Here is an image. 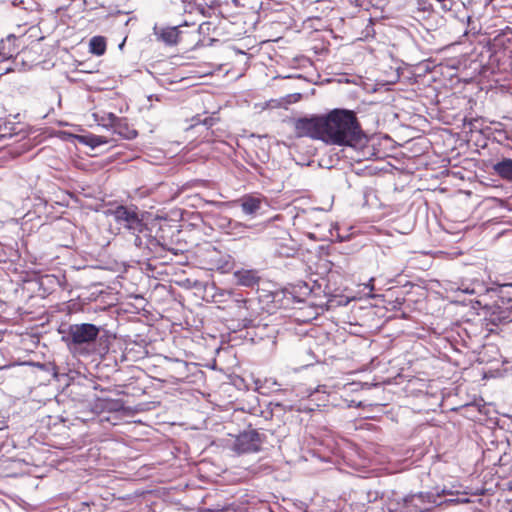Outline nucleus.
Listing matches in <instances>:
<instances>
[{"instance_id":"nucleus-18","label":"nucleus","mask_w":512,"mask_h":512,"mask_svg":"<svg viewBox=\"0 0 512 512\" xmlns=\"http://www.w3.org/2000/svg\"><path fill=\"white\" fill-rule=\"evenodd\" d=\"M459 290L462 291L463 293L470 294V295L475 293L474 288H470L469 286H466L464 288H459Z\"/></svg>"},{"instance_id":"nucleus-12","label":"nucleus","mask_w":512,"mask_h":512,"mask_svg":"<svg viewBox=\"0 0 512 512\" xmlns=\"http://www.w3.org/2000/svg\"><path fill=\"white\" fill-rule=\"evenodd\" d=\"M112 130L126 139H134L137 136V131L128 125L125 118L118 117Z\"/></svg>"},{"instance_id":"nucleus-7","label":"nucleus","mask_w":512,"mask_h":512,"mask_svg":"<svg viewBox=\"0 0 512 512\" xmlns=\"http://www.w3.org/2000/svg\"><path fill=\"white\" fill-rule=\"evenodd\" d=\"M216 225L223 233L235 238L245 237L247 230L252 227L226 216H220L217 219Z\"/></svg>"},{"instance_id":"nucleus-2","label":"nucleus","mask_w":512,"mask_h":512,"mask_svg":"<svg viewBox=\"0 0 512 512\" xmlns=\"http://www.w3.org/2000/svg\"><path fill=\"white\" fill-rule=\"evenodd\" d=\"M495 298L492 304L486 305L485 309L491 316V322L502 323L512 320V284L501 285L496 289L487 291Z\"/></svg>"},{"instance_id":"nucleus-1","label":"nucleus","mask_w":512,"mask_h":512,"mask_svg":"<svg viewBox=\"0 0 512 512\" xmlns=\"http://www.w3.org/2000/svg\"><path fill=\"white\" fill-rule=\"evenodd\" d=\"M298 137H310L331 145L352 146L361 136L356 114L334 109L326 115L300 118L295 123Z\"/></svg>"},{"instance_id":"nucleus-15","label":"nucleus","mask_w":512,"mask_h":512,"mask_svg":"<svg viewBox=\"0 0 512 512\" xmlns=\"http://www.w3.org/2000/svg\"><path fill=\"white\" fill-rule=\"evenodd\" d=\"M235 277L240 285L247 287L253 286L258 281L256 274L249 270L237 271Z\"/></svg>"},{"instance_id":"nucleus-8","label":"nucleus","mask_w":512,"mask_h":512,"mask_svg":"<svg viewBox=\"0 0 512 512\" xmlns=\"http://www.w3.org/2000/svg\"><path fill=\"white\" fill-rule=\"evenodd\" d=\"M260 449L259 434L249 431L239 435L234 443V450L239 453H253Z\"/></svg>"},{"instance_id":"nucleus-16","label":"nucleus","mask_w":512,"mask_h":512,"mask_svg":"<svg viewBox=\"0 0 512 512\" xmlns=\"http://www.w3.org/2000/svg\"><path fill=\"white\" fill-rule=\"evenodd\" d=\"M89 51L97 56H101L106 51V40L102 36H94L89 42Z\"/></svg>"},{"instance_id":"nucleus-19","label":"nucleus","mask_w":512,"mask_h":512,"mask_svg":"<svg viewBox=\"0 0 512 512\" xmlns=\"http://www.w3.org/2000/svg\"><path fill=\"white\" fill-rule=\"evenodd\" d=\"M373 281L374 278H371L368 283L364 284L365 288H368L370 292L374 290Z\"/></svg>"},{"instance_id":"nucleus-5","label":"nucleus","mask_w":512,"mask_h":512,"mask_svg":"<svg viewBox=\"0 0 512 512\" xmlns=\"http://www.w3.org/2000/svg\"><path fill=\"white\" fill-rule=\"evenodd\" d=\"M442 494L432 492H420L410 494L403 499V512H431L433 505L437 504L438 498Z\"/></svg>"},{"instance_id":"nucleus-4","label":"nucleus","mask_w":512,"mask_h":512,"mask_svg":"<svg viewBox=\"0 0 512 512\" xmlns=\"http://www.w3.org/2000/svg\"><path fill=\"white\" fill-rule=\"evenodd\" d=\"M100 333V327L91 323L71 324L67 329V336L64 338L74 346L93 344Z\"/></svg>"},{"instance_id":"nucleus-6","label":"nucleus","mask_w":512,"mask_h":512,"mask_svg":"<svg viewBox=\"0 0 512 512\" xmlns=\"http://www.w3.org/2000/svg\"><path fill=\"white\" fill-rule=\"evenodd\" d=\"M256 306V301L252 299L235 298L233 300L231 308L235 317L241 321L242 327L247 328L253 325L258 315Z\"/></svg>"},{"instance_id":"nucleus-20","label":"nucleus","mask_w":512,"mask_h":512,"mask_svg":"<svg viewBox=\"0 0 512 512\" xmlns=\"http://www.w3.org/2000/svg\"><path fill=\"white\" fill-rule=\"evenodd\" d=\"M477 33H478V31L476 30V28H475V27H473V28H472V34H473V35H475V34H477Z\"/></svg>"},{"instance_id":"nucleus-10","label":"nucleus","mask_w":512,"mask_h":512,"mask_svg":"<svg viewBox=\"0 0 512 512\" xmlns=\"http://www.w3.org/2000/svg\"><path fill=\"white\" fill-rule=\"evenodd\" d=\"M153 30L158 39L167 45H175L179 41L180 32L178 27H167L158 30L157 26H155Z\"/></svg>"},{"instance_id":"nucleus-21","label":"nucleus","mask_w":512,"mask_h":512,"mask_svg":"<svg viewBox=\"0 0 512 512\" xmlns=\"http://www.w3.org/2000/svg\"><path fill=\"white\" fill-rule=\"evenodd\" d=\"M176 362L180 363L184 368L186 367V363H184V362H180V361H178V360H176Z\"/></svg>"},{"instance_id":"nucleus-9","label":"nucleus","mask_w":512,"mask_h":512,"mask_svg":"<svg viewBox=\"0 0 512 512\" xmlns=\"http://www.w3.org/2000/svg\"><path fill=\"white\" fill-rule=\"evenodd\" d=\"M263 201L264 199L261 197L245 195L232 203L238 204L245 215L254 217L261 209Z\"/></svg>"},{"instance_id":"nucleus-3","label":"nucleus","mask_w":512,"mask_h":512,"mask_svg":"<svg viewBox=\"0 0 512 512\" xmlns=\"http://www.w3.org/2000/svg\"><path fill=\"white\" fill-rule=\"evenodd\" d=\"M114 220L124 229L128 230L131 234L135 235V244L139 246L141 240L138 237L146 229V224L139 217L135 208L118 206L112 211Z\"/></svg>"},{"instance_id":"nucleus-14","label":"nucleus","mask_w":512,"mask_h":512,"mask_svg":"<svg viewBox=\"0 0 512 512\" xmlns=\"http://www.w3.org/2000/svg\"><path fill=\"white\" fill-rule=\"evenodd\" d=\"M94 118H95V121L105 127V128H110V129H113V126L115 124V122L117 121V116L111 112H98V113H94L93 114Z\"/></svg>"},{"instance_id":"nucleus-22","label":"nucleus","mask_w":512,"mask_h":512,"mask_svg":"<svg viewBox=\"0 0 512 512\" xmlns=\"http://www.w3.org/2000/svg\"><path fill=\"white\" fill-rule=\"evenodd\" d=\"M255 384H256V390L259 391L260 390V386H258V381H255Z\"/></svg>"},{"instance_id":"nucleus-11","label":"nucleus","mask_w":512,"mask_h":512,"mask_svg":"<svg viewBox=\"0 0 512 512\" xmlns=\"http://www.w3.org/2000/svg\"><path fill=\"white\" fill-rule=\"evenodd\" d=\"M18 38L14 35H9L6 39L0 42V56L3 59H10L18 53L19 45L16 44Z\"/></svg>"},{"instance_id":"nucleus-17","label":"nucleus","mask_w":512,"mask_h":512,"mask_svg":"<svg viewBox=\"0 0 512 512\" xmlns=\"http://www.w3.org/2000/svg\"><path fill=\"white\" fill-rule=\"evenodd\" d=\"M81 142L83 144L91 147L92 149H95L103 144H106L108 141L103 136L89 134V135L81 136Z\"/></svg>"},{"instance_id":"nucleus-13","label":"nucleus","mask_w":512,"mask_h":512,"mask_svg":"<svg viewBox=\"0 0 512 512\" xmlns=\"http://www.w3.org/2000/svg\"><path fill=\"white\" fill-rule=\"evenodd\" d=\"M493 168L499 176L512 181V159H504L496 163Z\"/></svg>"}]
</instances>
